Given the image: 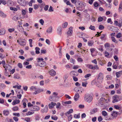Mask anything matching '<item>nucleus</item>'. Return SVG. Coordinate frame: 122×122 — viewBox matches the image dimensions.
<instances>
[{"label": "nucleus", "instance_id": "obj_1", "mask_svg": "<svg viewBox=\"0 0 122 122\" xmlns=\"http://www.w3.org/2000/svg\"><path fill=\"white\" fill-rule=\"evenodd\" d=\"M92 97L89 94H86L85 95L84 99L85 101L90 103L92 99Z\"/></svg>", "mask_w": 122, "mask_h": 122}, {"label": "nucleus", "instance_id": "obj_2", "mask_svg": "<svg viewBox=\"0 0 122 122\" xmlns=\"http://www.w3.org/2000/svg\"><path fill=\"white\" fill-rule=\"evenodd\" d=\"M103 78V75L102 73H100L98 76L97 80L100 83H102V81Z\"/></svg>", "mask_w": 122, "mask_h": 122}, {"label": "nucleus", "instance_id": "obj_3", "mask_svg": "<svg viewBox=\"0 0 122 122\" xmlns=\"http://www.w3.org/2000/svg\"><path fill=\"white\" fill-rule=\"evenodd\" d=\"M29 109L31 111H37L40 110V108L38 106H34L30 107Z\"/></svg>", "mask_w": 122, "mask_h": 122}, {"label": "nucleus", "instance_id": "obj_4", "mask_svg": "<svg viewBox=\"0 0 122 122\" xmlns=\"http://www.w3.org/2000/svg\"><path fill=\"white\" fill-rule=\"evenodd\" d=\"M18 3L22 6H25L26 5L25 0H17Z\"/></svg>", "mask_w": 122, "mask_h": 122}, {"label": "nucleus", "instance_id": "obj_5", "mask_svg": "<svg viewBox=\"0 0 122 122\" xmlns=\"http://www.w3.org/2000/svg\"><path fill=\"white\" fill-rule=\"evenodd\" d=\"M57 97L56 96H50L49 97V100L51 101L56 102L57 100Z\"/></svg>", "mask_w": 122, "mask_h": 122}, {"label": "nucleus", "instance_id": "obj_6", "mask_svg": "<svg viewBox=\"0 0 122 122\" xmlns=\"http://www.w3.org/2000/svg\"><path fill=\"white\" fill-rule=\"evenodd\" d=\"M20 40L19 44L22 46H24L26 44V41L25 39H19Z\"/></svg>", "mask_w": 122, "mask_h": 122}, {"label": "nucleus", "instance_id": "obj_7", "mask_svg": "<svg viewBox=\"0 0 122 122\" xmlns=\"http://www.w3.org/2000/svg\"><path fill=\"white\" fill-rule=\"evenodd\" d=\"M119 96L117 95H115L113 97V100L112 101V102L113 103L117 102L118 100H117L119 98Z\"/></svg>", "mask_w": 122, "mask_h": 122}, {"label": "nucleus", "instance_id": "obj_8", "mask_svg": "<svg viewBox=\"0 0 122 122\" xmlns=\"http://www.w3.org/2000/svg\"><path fill=\"white\" fill-rule=\"evenodd\" d=\"M43 90L42 89L38 88L37 90L35 91L34 93V94H36L39 93L40 92H43Z\"/></svg>", "mask_w": 122, "mask_h": 122}, {"label": "nucleus", "instance_id": "obj_9", "mask_svg": "<svg viewBox=\"0 0 122 122\" xmlns=\"http://www.w3.org/2000/svg\"><path fill=\"white\" fill-rule=\"evenodd\" d=\"M82 89L81 87H76L74 89V90L76 92H79L80 91H81V92H82L81 89Z\"/></svg>", "mask_w": 122, "mask_h": 122}, {"label": "nucleus", "instance_id": "obj_10", "mask_svg": "<svg viewBox=\"0 0 122 122\" xmlns=\"http://www.w3.org/2000/svg\"><path fill=\"white\" fill-rule=\"evenodd\" d=\"M48 111V106L47 105L46 106L44 109H42L41 110V112L43 113L44 112H46Z\"/></svg>", "mask_w": 122, "mask_h": 122}, {"label": "nucleus", "instance_id": "obj_11", "mask_svg": "<svg viewBox=\"0 0 122 122\" xmlns=\"http://www.w3.org/2000/svg\"><path fill=\"white\" fill-rule=\"evenodd\" d=\"M118 114H119L118 112L114 111L111 114V115L113 117H116Z\"/></svg>", "mask_w": 122, "mask_h": 122}, {"label": "nucleus", "instance_id": "obj_12", "mask_svg": "<svg viewBox=\"0 0 122 122\" xmlns=\"http://www.w3.org/2000/svg\"><path fill=\"white\" fill-rule=\"evenodd\" d=\"M6 30L4 28H2L0 30V35H3L5 33Z\"/></svg>", "mask_w": 122, "mask_h": 122}, {"label": "nucleus", "instance_id": "obj_13", "mask_svg": "<svg viewBox=\"0 0 122 122\" xmlns=\"http://www.w3.org/2000/svg\"><path fill=\"white\" fill-rule=\"evenodd\" d=\"M50 74L51 76H55L56 74V73L55 71L53 70H51L49 71Z\"/></svg>", "mask_w": 122, "mask_h": 122}, {"label": "nucleus", "instance_id": "obj_14", "mask_svg": "<svg viewBox=\"0 0 122 122\" xmlns=\"http://www.w3.org/2000/svg\"><path fill=\"white\" fill-rule=\"evenodd\" d=\"M79 97V94L78 93H76L75 95L74 100L75 101H77L78 100Z\"/></svg>", "mask_w": 122, "mask_h": 122}, {"label": "nucleus", "instance_id": "obj_15", "mask_svg": "<svg viewBox=\"0 0 122 122\" xmlns=\"http://www.w3.org/2000/svg\"><path fill=\"white\" fill-rule=\"evenodd\" d=\"M122 74V71H119L116 72V75L117 77L119 78L120 77Z\"/></svg>", "mask_w": 122, "mask_h": 122}, {"label": "nucleus", "instance_id": "obj_16", "mask_svg": "<svg viewBox=\"0 0 122 122\" xmlns=\"http://www.w3.org/2000/svg\"><path fill=\"white\" fill-rule=\"evenodd\" d=\"M70 74L72 75L73 76H78V73L75 71H73L71 72L70 73Z\"/></svg>", "mask_w": 122, "mask_h": 122}, {"label": "nucleus", "instance_id": "obj_17", "mask_svg": "<svg viewBox=\"0 0 122 122\" xmlns=\"http://www.w3.org/2000/svg\"><path fill=\"white\" fill-rule=\"evenodd\" d=\"M105 100L106 101L107 100H105V98H104L102 97L99 101L98 103L101 104L103 102H104Z\"/></svg>", "mask_w": 122, "mask_h": 122}, {"label": "nucleus", "instance_id": "obj_18", "mask_svg": "<svg viewBox=\"0 0 122 122\" xmlns=\"http://www.w3.org/2000/svg\"><path fill=\"white\" fill-rule=\"evenodd\" d=\"M62 30V29L61 27L59 26L58 27L57 29L58 33L59 35H61V31Z\"/></svg>", "mask_w": 122, "mask_h": 122}, {"label": "nucleus", "instance_id": "obj_19", "mask_svg": "<svg viewBox=\"0 0 122 122\" xmlns=\"http://www.w3.org/2000/svg\"><path fill=\"white\" fill-rule=\"evenodd\" d=\"M20 102V101L19 100H14L12 103V104L13 105H15L16 104H18Z\"/></svg>", "mask_w": 122, "mask_h": 122}, {"label": "nucleus", "instance_id": "obj_20", "mask_svg": "<svg viewBox=\"0 0 122 122\" xmlns=\"http://www.w3.org/2000/svg\"><path fill=\"white\" fill-rule=\"evenodd\" d=\"M97 108H94L92 110L91 112L90 113L91 114H92L95 113L96 112H97Z\"/></svg>", "mask_w": 122, "mask_h": 122}, {"label": "nucleus", "instance_id": "obj_21", "mask_svg": "<svg viewBox=\"0 0 122 122\" xmlns=\"http://www.w3.org/2000/svg\"><path fill=\"white\" fill-rule=\"evenodd\" d=\"M13 77L15 79H19L20 78L19 75L17 73L15 74L14 75Z\"/></svg>", "mask_w": 122, "mask_h": 122}, {"label": "nucleus", "instance_id": "obj_22", "mask_svg": "<svg viewBox=\"0 0 122 122\" xmlns=\"http://www.w3.org/2000/svg\"><path fill=\"white\" fill-rule=\"evenodd\" d=\"M46 63L44 61H42L41 62L39 63V66L41 67L44 66L45 65Z\"/></svg>", "mask_w": 122, "mask_h": 122}, {"label": "nucleus", "instance_id": "obj_23", "mask_svg": "<svg viewBox=\"0 0 122 122\" xmlns=\"http://www.w3.org/2000/svg\"><path fill=\"white\" fill-rule=\"evenodd\" d=\"M0 16L4 18L6 17V15L1 10H0Z\"/></svg>", "mask_w": 122, "mask_h": 122}, {"label": "nucleus", "instance_id": "obj_24", "mask_svg": "<svg viewBox=\"0 0 122 122\" xmlns=\"http://www.w3.org/2000/svg\"><path fill=\"white\" fill-rule=\"evenodd\" d=\"M3 114L5 116H7L9 114V112L8 111L4 110L3 111Z\"/></svg>", "mask_w": 122, "mask_h": 122}, {"label": "nucleus", "instance_id": "obj_25", "mask_svg": "<svg viewBox=\"0 0 122 122\" xmlns=\"http://www.w3.org/2000/svg\"><path fill=\"white\" fill-rule=\"evenodd\" d=\"M36 50V54H39L40 53L39 50H40V48L38 47H36L35 49Z\"/></svg>", "mask_w": 122, "mask_h": 122}, {"label": "nucleus", "instance_id": "obj_26", "mask_svg": "<svg viewBox=\"0 0 122 122\" xmlns=\"http://www.w3.org/2000/svg\"><path fill=\"white\" fill-rule=\"evenodd\" d=\"M5 87L3 83H1L0 84V89H2L4 88Z\"/></svg>", "mask_w": 122, "mask_h": 122}, {"label": "nucleus", "instance_id": "obj_27", "mask_svg": "<svg viewBox=\"0 0 122 122\" xmlns=\"http://www.w3.org/2000/svg\"><path fill=\"white\" fill-rule=\"evenodd\" d=\"M46 31L47 32H48L51 33L52 32V29L51 26H50L49 27L47 30Z\"/></svg>", "mask_w": 122, "mask_h": 122}, {"label": "nucleus", "instance_id": "obj_28", "mask_svg": "<svg viewBox=\"0 0 122 122\" xmlns=\"http://www.w3.org/2000/svg\"><path fill=\"white\" fill-rule=\"evenodd\" d=\"M87 66L89 68L94 70V66L92 65L88 64Z\"/></svg>", "mask_w": 122, "mask_h": 122}, {"label": "nucleus", "instance_id": "obj_29", "mask_svg": "<svg viewBox=\"0 0 122 122\" xmlns=\"http://www.w3.org/2000/svg\"><path fill=\"white\" fill-rule=\"evenodd\" d=\"M111 38L112 41H113L114 42L116 43H118V41L116 40L115 38L113 36L111 37Z\"/></svg>", "mask_w": 122, "mask_h": 122}, {"label": "nucleus", "instance_id": "obj_30", "mask_svg": "<svg viewBox=\"0 0 122 122\" xmlns=\"http://www.w3.org/2000/svg\"><path fill=\"white\" fill-rule=\"evenodd\" d=\"M68 23L67 22H65L63 24H62V27L63 28H66L67 25Z\"/></svg>", "mask_w": 122, "mask_h": 122}, {"label": "nucleus", "instance_id": "obj_31", "mask_svg": "<svg viewBox=\"0 0 122 122\" xmlns=\"http://www.w3.org/2000/svg\"><path fill=\"white\" fill-rule=\"evenodd\" d=\"M1 3H2L4 5H5L7 3L5 0H0V5H1Z\"/></svg>", "mask_w": 122, "mask_h": 122}, {"label": "nucleus", "instance_id": "obj_32", "mask_svg": "<svg viewBox=\"0 0 122 122\" xmlns=\"http://www.w3.org/2000/svg\"><path fill=\"white\" fill-rule=\"evenodd\" d=\"M121 37H122V35L121 34V33H118L116 35V37L117 38H119Z\"/></svg>", "mask_w": 122, "mask_h": 122}, {"label": "nucleus", "instance_id": "obj_33", "mask_svg": "<svg viewBox=\"0 0 122 122\" xmlns=\"http://www.w3.org/2000/svg\"><path fill=\"white\" fill-rule=\"evenodd\" d=\"M80 113H79L78 115L75 114L74 115V118H80Z\"/></svg>", "mask_w": 122, "mask_h": 122}, {"label": "nucleus", "instance_id": "obj_34", "mask_svg": "<svg viewBox=\"0 0 122 122\" xmlns=\"http://www.w3.org/2000/svg\"><path fill=\"white\" fill-rule=\"evenodd\" d=\"M102 115L104 116H106L107 115V113L105 111H102Z\"/></svg>", "mask_w": 122, "mask_h": 122}, {"label": "nucleus", "instance_id": "obj_35", "mask_svg": "<svg viewBox=\"0 0 122 122\" xmlns=\"http://www.w3.org/2000/svg\"><path fill=\"white\" fill-rule=\"evenodd\" d=\"M18 109V107L16 106L13 107L12 108V110L14 111H17Z\"/></svg>", "mask_w": 122, "mask_h": 122}, {"label": "nucleus", "instance_id": "obj_36", "mask_svg": "<svg viewBox=\"0 0 122 122\" xmlns=\"http://www.w3.org/2000/svg\"><path fill=\"white\" fill-rule=\"evenodd\" d=\"M95 26H92V25H91L89 27V29L92 30H95Z\"/></svg>", "mask_w": 122, "mask_h": 122}, {"label": "nucleus", "instance_id": "obj_37", "mask_svg": "<svg viewBox=\"0 0 122 122\" xmlns=\"http://www.w3.org/2000/svg\"><path fill=\"white\" fill-rule=\"evenodd\" d=\"M21 11L22 15H25L26 14V10L23 9H22Z\"/></svg>", "mask_w": 122, "mask_h": 122}, {"label": "nucleus", "instance_id": "obj_38", "mask_svg": "<svg viewBox=\"0 0 122 122\" xmlns=\"http://www.w3.org/2000/svg\"><path fill=\"white\" fill-rule=\"evenodd\" d=\"M118 26L120 27H121V26H122V19H121L119 20L118 23Z\"/></svg>", "mask_w": 122, "mask_h": 122}, {"label": "nucleus", "instance_id": "obj_39", "mask_svg": "<svg viewBox=\"0 0 122 122\" xmlns=\"http://www.w3.org/2000/svg\"><path fill=\"white\" fill-rule=\"evenodd\" d=\"M104 28V26L102 25H100L99 26V29L100 30H103Z\"/></svg>", "mask_w": 122, "mask_h": 122}, {"label": "nucleus", "instance_id": "obj_40", "mask_svg": "<svg viewBox=\"0 0 122 122\" xmlns=\"http://www.w3.org/2000/svg\"><path fill=\"white\" fill-rule=\"evenodd\" d=\"M10 9L11 10H14L15 11H16L17 10V8L12 7H10Z\"/></svg>", "mask_w": 122, "mask_h": 122}, {"label": "nucleus", "instance_id": "obj_41", "mask_svg": "<svg viewBox=\"0 0 122 122\" xmlns=\"http://www.w3.org/2000/svg\"><path fill=\"white\" fill-rule=\"evenodd\" d=\"M81 1L79 0H77V3L79 5V7L80 8H82V6L81 5Z\"/></svg>", "mask_w": 122, "mask_h": 122}, {"label": "nucleus", "instance_id": "obj_42", "mask_svg": "<svg viewBox=\"0 0 122 122\" xmlns=\"http://www.w3.org/2000/svg\"><path fill=\"white\" fill-rule=\"evenodd\" d=\"M29 41L30 42V47H32V40L31 39H29Z\"/></svg>", "mask_w": 122, "mask_h": 122}, {"label": "nucleus", "instance_id": "obj_43", "mask_svg": "<svg viewBox=\"0 0 122 122\" xmlns=\"http://www.w3.org/2000/svg\"><path fill=\"white\" fill-rule=\"evenodd\" d=\"M122 9V1H121L120 2L119 8V10L121 11Z\"/></svg>", "mask_w": 122, "mask_h": 122}, {"label": "nucleus", "instance_id": "obj_44", "mask_svg": "<svg viewBox=\"0 0 122 122\" xmlns=\"http://www.w3.org/2000/svg\"><path fill=\"white\" fill-rule=\"evenodd\" d=\"M34 113V112H32L30 111H29L26 113V115L27 116H28Z\"/></svg>", "mask_w": 122, "mask_h": 122}, {"label": "nucleus", "instance_id": "obj_45", "mask_svg": "<svg viewBox=\"0 0 122 122\" xmlns=\"http://www.w3.org/2000/svg\"><path fill=\"white\" fill-rule=\"evenodd\" d=\"M114 108L116 109L120 110L121 108L117 105H115L114 106Z\"/></svg>", "mask_w": 122, "mask_h": 122}, {"label": "nucleus", "instance_id": "obj_46", "mask_svg": "<svg viewBox=\"0 0 122 122\" xmlns=\"http://www.w3.org/2000/svg\"><path fill=\"white\" fill-rule=\"evenodd\" d=\"M82 86H83L86 87V85L87 84V83L86 81L85 82H82Z\"/></svg>", "mask_w": 122, "mask_h": 122}, {"label": "nucleus", "instance_id": "obj_47", "mask_svg": "<svg viewBox=\"0 0 122 122\" xmlns=\"http://www.w3.org/2000/svg\"><path fill=\"white\" fill-rule=\"evenodd\" d=\"M103 18L102 17H100L98 18V22L102 21L103 20Z\"/></svg>", "mask_w": 122, "mask_h": 122}, {"label": "nucleus", "instance_id": "obj_48", "mask_svg": "<svg viewBox=\"0 0 122 122\" xmlns=\"http://www.w3.org/2000/svg\"><path fill=\"white\" fill-rule=\"evenodd\" d=\"M73 112V110L72 109H70L69 111L67 112L68 114H70Z\"/></svg>", "mask_w": 122, "mask_h": 122}, {"label": "nucleus", "instance_id": "obj_49", "mask_svg": "<svg viewBox=\"0 0 122 122\" xmlns=\"http://www.w3.org/2000/svg\"><path fill=\"white\" fill-rule=\"evenodd\" d=\"M54 11V9L51 6L49 8L48 10V11L49 12H52Z\"/></svg>", "mask_w": 122, "mask_h": 122}, {"label": "nucleus", "instance_id": "obj_50", "mask_svg": "<svg viewBox=\"0 0 122 122\" xmlns=\"http://www.w3.org/2000/svg\"><path fill=\"white\" fill-rule=\"evenodd\" d=\"M38 61H37V62L39 63V62H41L40 61L41 60L42 61L44 60V59L43 58H37Z\"/></svg>", "mask_w": 122, "mask_h": 122}, {"label": "nucleus", "instance_id": "obj_51", "mask_svg": "<svg viewBox=\"0 0 122 122\" xmlns=\"http://www.w3.org/2000/svg\"><path fill=\"white\" fill-rule=\"evenodd\" d=\"M93 5L95 7H97L99 6V4L98 3L96 2L94 3Z\"/></svg>", "mask_w": 122, "mask_h": 122}, {"label": "nucleus", "instance_id": "obj_52", "mask_svg": "<svg viewBox=\"0 0 122 122\" xmlns=\"http://www.w3.org/2000/svg\"><path fill=\"white\" fill-rule=\"evenodd\" d=\"M88 45L89 46H92L93 45V43L92 41H88Z\"/></svg>", "mask_w": 122, "mask_h": 122}, {"label": "nucleus", "instance_id": "obj_53", "mask_svg": "<svg viewBox=\"0 0 122 122\" xmlns=\"http://www.w3.org/2000/svg\"><path fill=\"white\" fill-rule=\"evenodd\" d=\"M72 115L71 114L70 115V116L68 117V121H70L72 119Z\"/></svg>", "mask_w": 122, "mask_h": 122}, {"label": "nucleus", "instance_id": "obj_54", "mask_svg": "<svg viewBox=\"0 0 122 122\" xmlns=\"http://www.w3.org/2000/svg\"><path fill=\"white\" fill-rule=\"evenodd\" d=\"M36 88L34 86H32L30 88V90L31 91L34 90H36Z\"/></svg>", "mask_w": 122, "mask_h": 122}, {"label": "nucleus", "instance_id": "obj_55", "mask_svg": "<svg viewBox=\"0 0 122 122\" xmlns=\"http://www.w3.org/2000/svg\"><path fill=\"white\" fill-rule=\"evenodd\" d=\"M18 66L20 68H22V64L21 63H19L18 64Z\"/></svg>", "mask_w": 122, "mask_h": 122}, {"label": "nucleus", "instance_id": "obj_56", "mask_svg": "<svg viewBox=\"0 0 122 122\" xmlns=\"http://www.w3.org/2000/svg\"><path fill=\"white\" fill-rule=\"evenodd\" d=\"M70 62L72 63L73 64H74V62H75V60L73 59V58H71L70 59Z\"/></svg>", "mask_w": 122, "mask_h": 122}, {"label": "nucleus", "instance_id": "obj_57", "mask_svg": "<svg viewBox=\"0 0 122 122\" xmlns=\"http://www.w3.org/2000/svg\"><path fill=\"white\" fill-rule=\"evenodd\" d=\"M86 17L88 19H89L90 18V15L88 14L87 13H86V14L85 15Z\"/></svg>", "mask_w": 122, "mask_h": 122}, {"label": "nucleus", "instance_id": "obj_58", "mask_svg": "<svg viewBox=\"0 0 122 122\" xmlns=\"http://www.w3.org/2000/svg\"><path fill=\"white\" fill-rule=\"evenodd\" d=\"M73 78L74 80L75 81H76L78 80L77 78L75 76H73Z\"/></svg>", "mask_w": 122, "mask_h": 122}, {"label": "nucleus", "instance_id": "obj_59", "mask_svg": "<svg viewBox=\"0 0 122 122\" xmlns=\"http://www.w3.org/2000/svg\"><path fill=\"white\" fill-rule=\"evenodd\" d=\"M18 17H17L16 16H14L12 18L13 20L15 21H17L18 20Z\"/></svg>", "mask_w": 122, "mask_h": 122}, {"label": "nucleus", "instance_id": "obj_60", "mask_svg": "<svg viewBox=\"0 0 122 122\" xmlns=\"http://www.w3.org/2000/svg\"><path fill=\"white\" fill-rule=\"evenodd\" d=\"M15 30L14 28H10L8 29V31L10 32H11Z\"/></svg>", "mask_w": 122, "mask_h": 122}, {"label": "nucleus", "instance_id": "obj_61", "mask_svg": "<svg viewBox=\"0 0 122 122\" xmlns=\"http://www.w3.org/2000/svg\"><path fill=\"white\" fill-rule=\"evenodd\" d=\"M39 22L42 25H43L44 21L42 19L40 20L39 21Z\"/></svg>", "mask_w": 122, "mask_h": 122}, {"label": "nucleus", "instance_id": "obj_62", "mask_svg": "<svg viewBox=\"0 0 122 122\" xmlns=\"http://www.w3.org/2000/svg\"><path fill=\"white\" fill-rule=\"evenodd\" d=\"M41 53L45 54L46 52V50H41Z\"/></svg>", "mask_w": 122, "mask_h": 122}, {"label": "nucleus", "instance_id": "obj_63", "mask_svg": "<svg viewBox=\"0 0 122 122\" xmlns=\"http://www.w3.org/2000/svg\"><path fill=\"white\" fill-rule=\"evenodd\" d=\"M98 121H99V122H100L102 120V118L101 116H99L98 117Z\"/></svg>", "mask_w": 122, "mask_h": 122}, {"label": "nucleus", "instance_id": "obj_64", "mask_svg": "<svg viewBox=\"0 0 122 122\" xmlns=\"http://www.w3.org/2000/svg\"><path fill=\"white\" fill-rule=\"evenodd\" d=\"M114 4L116 6L118 4V2L117 0H115L114 1Z\"/></svg>", "mask_w": 122, "mask_h": 122}]
</instances>
